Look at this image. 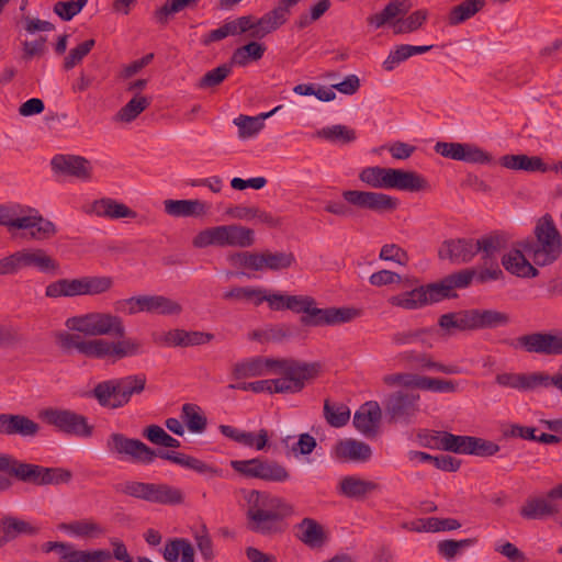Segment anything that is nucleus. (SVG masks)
I'll return each instance as SVG.
<instances>
[{
  "label": "nucleus",
  "instance_id": "obj_3",
  "mask_svg": "<svg viewBox=\"0 0 562 562\" xmlns=\"http://www.w3.org/2000/svg\"><path fill=\"white\" fill-rule=\"evenodd\" d=\"M57 342L65 350L76 349L87 358L117 360L135 357L143 352V344L136 338L110 341L103 338L86 340L79 335L60 331L56 335Z\"/></svg>",
  "mask_w": 562,
  "mask_h": 562
},
{
  "label": "nucleus",
  "instance_id": "obj_61",
  "mask_svg": "<svg viewBox=\"0 0 562 562\" xmlns=\"http://www.w3.org/2000/svg\"><path fill=\"white\" fill-rule=\"evenodd\" d=\"M422 528L425 532L451 531L461 527V524L454 518L428 517L420 519Z\"/></svg>",
  "mask_w": 562,
  "mask_h": 562
},
{
  "label": "nucleus",
  "instance_id": "obj_64",
  "mask_svg": "<svg viewBox=\"0 0 562 562\" xmlns=\"http://www.w3.org/2000/svg\"><path fill=\"white\" fill-rule=\"evenodd\" d=\"M418 389L436 393H453L457 391V383L450 380L420 375Z\"/></svg>",
  "mask_w": 562,
  "mask_h": 562
},
{
  "label": "nucleus",
  "instance_id": "obj_23",
  "mask_svg": "<svg viewBox=\"0 0 562 562\" xmlns=\"http://www.w3.org/2000/svg\"><path fill=\"white\" fill-rule=\"evenodd\" d=\"M276 360L257 356L236 362L232 368V375L236 380L265 375L276 369Z\"/></svg>",
  "mask_w": 562,
  "mask_h": 562
},
{
  "label": "nucleus",
  "instance_id": "obj_25",
  "mask_svg": "<svg viewBox=\"0 0 562 562\" xmlns=\"http://www.w3.org/2000/svg\"><path fill=\"white\" fill-rule=\"evenodd\" d=\"M381 415L382 412L378 402H367L356 412L353 426L364 436L373 435L381 420Z\"/></svg>",
  "mask_w": 562,
  "mask_h": 562
},
{
  "label": "nucleus",
  "instance_id": "obj_21",
  "mask_svg": "<svg viewBox=\"0 0 562 562\" xmlns=\"http://www.w3.org/2000/svg\"><path fill=\"white\" fill-rule=\"evenodd\" d=\"M56 172L72 176L82 180L90 179V162L81 156L56 155L50 161Z\"/></svg>",
  "mask_w": 562,
  "mask_h": 562
},
{
  "label": "nucleus",
  "instance_id": "obj_51",
  "mask_svg": "<svg viewBox=\"0 0 562 562\" xmlns=\"http://www.w3.org/2000/svg\"><path fill=\"white\" fill-rule=\"evenodd\" d=\"M259 262L261 270H282L291 267L295 262V257L292 252H271L269 250L259 254Z\"/></svg>",
  "mask_w": 562,
  "mask_h": 562
},
{
  "label": "nucleus",
  "instance_id": "obj_37",
  "mask_svg": "<svg viewBox=\"0 0 562 562\" xmlns=\"http://www.w3.org/2000/svg\"><path fill=\"white\" fill-rule=\"evenodd\" d=\"M501 165L512 170H524L528 172H547L549 167L538 156L505 155L501 158Z\"/></svg>",
  "mask_w": 562,
  "mask_h": 562
},
{
  "label": "nucleus",
  "instance_id": "obj_18",
  "mask_svg": "<svg viewBox=\"0 0 562 562\" xmlns=\"http://www.w3.org/2000/svg\"><path fill=\"white\" fill-rule=\"evenodd\" d=\"M82 212L87 215H95L109 220L135 218L136 212L124 203L111 198H102L82 205Z\"/></svg>",
  "mask_w": 562,
  "mask_h": 562
},
{
  "label": "nucleus",
  "instance_id": "obj_52",
  "mask_svg": "<svg viewBox=\"0 0 562 562\" xmlns=\"http://www.w3.org/2000/svg\"><path fill=\"white\" fill-rule=\"evenodd\" d=\"M316 136L341 145L352 143L357 138L355 130L341 124L324 127L317 131Z\"/></svg>",
  "mask_w": 562,
  "mask_h": 562
},
{
  "label": "nucleus",
  "instance_id": "obj_28",
  "mask_svg": "<svg viewBox=\"0 0 562 562\" xmlns=\"http://www.w3.org/2000/svg\"><path fill=\"white\" fill-rule=\"evenodd\" d=\"M165 212L175 217L202 216L210 205L201 200H165Z\"/></svg>",
  "mask_w": 562,
  "mask_h": 562
},
{
  "label": "nucleus",
  "instance_id": "obj_20",
  "mask_svg": "<svg viewBox=\"0 0 562 562\" xmlns=\"http://www.w3.org/2000/svg\"><path fill=\"white\" fill-rule=\"evenodd\" d=\"M438 254L441 259H449L454 263L470 262L476 255L474 239L458 238L446 240L439 248Z\"/></svg>",
  "mask_w": 562,
  "mask_h": 562
},
{
  "label": "nucleus",
  "instance_id": "obj_63",
  "mask_svg": "<svg viewBox=\"0 0 562 562\" xmlns=\"http://www.w3.org/2000/svg\"><path fill=\"white\" fill-rule=\"evenodd\" d=\"M94 45L95 41L90 38L71 48L69 54L64 59V68L66 70L72 69L76 65L81 63V60L91 52Z\"/></svg>",
  "mask_w": 562,
  "mask_h": 562
},
{
  "label": "nucleus",
  "instance_id": "obj_35",
  "mask_svg": "<svg viewBox=\"0 0 562 562\" xmlns=\"http://www.w3.org/2000/svg\"><path fill=\"white\" fill-rule=\"evenodd\" d=\"M299 540L310 548H319L325 543L326 535L321 524L313 518H304L295 526Z\"/></svg>",
  "mask_w": 562,
  "mask_h": 562
},
{
  "label": "nucleus",
  "instance_id": "obj_53",
  "mask_svg": "<svg viewBox=\"0 0 562 562\" xmlns=\"http://www.w3.org/2000/svg\"><path fill=\"white\" fill-rule=\"evenodd\" d=\"M261 293L262 288L233 286L224 292L223 299L226 301L244 302L259 306Z\"/></svg>",
  "mask_w": 562,
  "mask_h": 562
},
{
  "label": "nucleus",
  "instance_id": "obj_58",
  "mask_svg": "<svg viewBox=\"0 0 562 562\" xmlns=\"http://www.w3.org/2000/svg\"><path fill=\"white\" fill-rule=\"evenodd\" d=\"M82 295H98L113 286V279L108 276L81 277Z\"/></svg>",
  "mask_w": 562,
  "mask_h": 562
},
{
  "label": "nucleus",
  "instance_id": "obj_4",
  "mask_svg": "<svg viewBox=\"0 0 562 562\" xmlns=\"http://www.w3.org/2000/svg\"><path fill=\"white\" fill-rule=\"evenodd\" d=\"M533 238L518 244L536 266L554 263L562 255V235L550 214L541 216L535 226Z\"/></svg>",
  "mask_w": 562,
  "mask_h": 562
},
{
  "label": "nucleus",
  "instance_id": "obj_59",
  "mask_svg": "<svg viewBox=\"0 0 562 562\" xmlns=\"http://www.w3.org/2000/svg\"><path fill=\"white\" fill-rule=\"evenodd\" d=\"M290 479L288 469L274 460L263 459L260 480L268 482H285Z\"/></svg>",
  "mask_w": 562,
  "mask_h": 562
},
{
  "label": "nucleus",
  "instance_id": "obj_8",
  "mask_svg": "<svg viewBox=\"0 0 562 562\" xmlns=\"http://www.w3.org/2000/svg\"><path fill=\"white\" fill-rule=\"evenodd\" d=\"M0 472L8 473L21 482L37 486L68 483L72 477L71 472L68 470L22 462L4 453H0Z\"/></svg>",
  "mask_w": 562,
  "mask_h": 562
},
{
  "label": "nucleus",
  "instance_id": "obj_38",
  "mask_svg": "<svg viewBox=\"0 0 562 562\" xmlns=\"http://www.w3.org/2000/svg\"><path fill=\"white\" fill-rule=\"evenodd\" d=\"M281 109L282 105H278L271 111L261 113L258 116L240 114L238 117L234 119V124L238 127L239 138L245 139L256 136L265 126L263 120L272 116Z\"/></svg>",
  "mask_w": 562,
  "mask_h": 562
},
{
  "label": "nucleus",
  "instance_id": "obj_6",
  "mask_svg": "<svg viewBox=\"0 0 562 562\" xmlns=\"http://www.w3.org/2000/svg\"><path fill=\"white\" fill-rule=\"evenodd\" d=\"M344 202L328 201L325 211L336 216L347 217L352 214V207L367 210L378 214L391 213L398 207V199L376 191L344 190Z\"/></svg>",
  "mask_w": 562,
  "mask_h": 562
},
{
  "label": "nucleus",
  "instance_id": "obj_15",
  "mask_svg": "<svg viewBox=\"0 0 562 562\" xmlns=\"http://www.w3.org/2000/svg\"><path fill=\"white\" fill-rule=\"evenodd\" d=\"M526 352L544 356L562 355V330L536 331L517 338Z\"/></svg>",
  "mask_w": 562,
  "mask_h": 562
},
{
  "label": "nucleus",
  "instance_id": "obj_5",
  "mask_svg": "<svg viewBox=\"0 0 562 562\" xmlns=\"http://www.w3.org/2000/svg\"><path fill=\"white\" fill-rule=\"evenodd\" d=\"M0 225L10 232L22 229L27 232L32 240H47L57 234L56 225L43 217L38 210L19 203L0 204Z\"/></svg>",
  "mask_w": 562,
  "mask_h": 562
},
{
  "label": "nucleus",
  "instance_id": "obj_56",
  "mask_svg": "<svg viewBox=\"0 0 562 562\" xmlns=\"http://www.w3.org/2000/svg\"><path fill=\"white\" fill-rule=\"evenodd\" d=\"M40 429V425L27 416L12 414L10 418V436L35 437Z\"/></svg>",
  "mask_w": 562,
  "mask_h": 562
},
{
  "label": "nucleus",
  "instance_id": "obj_46",
  "mask_svg": "<svg viewBox=\"0 0 562 562\" xmlns=\"http://www.w3.org/2000/svg\"><path fill=\"white\" fill-rule=\"evenodd\" d=\"M227 214L238 220H257L258 222L267 224L270 227H276L280 224L279 218L274 217L271 213H268L256 206L238 205L229 209Z\"/></svg>",
  "mask_w": 562,
  "mask_h": 562
},
{
  "label": "nucleus",
  "instance_id": "obj_47",
  "mask_svg": "<svg viewBox=\"0 0 562 562\" xmlns=\"http://www.w3.org/2000/svg\"><path fill=\"white\" fill-rule=\"evenodd\" d=\"M266 46L258 42H249L236 48L232 55L231 64L240 67L247 66L250 61H257L262 58Z\"/></svg>",
  "mask_w": 562,
  "mask_h": 562
},
{
  "label": "nucleus",
  "instance_id": "obj_27",
  "mask_svg": "<svg viewBox=\"0 0 562 562\" xmlns=\"http://www.w3.org/2000/svg\"><path fill=\"white\" fill-rule=\"evenodd\" d=\"M20 269L35 267L42 272L55 271L58 263L44 249L23 248L16 251Z\"/></svg>",
  "mask_w": 562,
  "mask_h": 562
},
{
  "label": "nucleus",
  "instance_id": "obj_2",
  "mask_svg": "<svg viewBox=\"0 0 562 562\" xmlns=\"http://www.w3.org/2000/svg\"><path fill=\"white\" fill-rule=\"evenodd\" d=\"M473 269L460 270L445 277L439 282L415 286L409 291L392 295L389 303L392 306L407 311L419 310L445 299L456 297L457 294L453 290L468 288L473 280Z\"/></svg>",
  "mask_w": 562,
  "mask_h": 562
},
{
  "label": "nucleus",
  "instance_id": "obj_26",
  "mask_svg": "<svg viewBox=\"0 0 562 562\" xmlns=\"http://www.w3.org/2000/svg\"><path fill=\"white\" fill-rule=\"evenodd\" d=\"M522 247L513 249L502 258V265L505 270L520 278H536L539 274L538 269L530 263L526 257Z\"/></svg>",
  "mask_w": 562,
  "mask_h": 562
},
{
  "label": "nucleus",
  "instance_id": "obj_45",
  "mask_svg": "<svg viewBox=\"0 0 562 562\" xmlns=\"http://www.w3.org/2000/svg\"><path fill=\"white\" fill-rule=\"evenodd\" d=\"M45 295L49 299L80 296L82 295L81 278L54 281L46 286Z\"/></svg>",
  "mask_w": 562,
  "mask_h": 562
},
{
  "label": "nucleus",
  "instance_id": "obj_32",
  "mask_svg": "<svg viewBox=\"0 0 562 562\" xmlns=\"http://www.w3.org/2000/svg\"><path fill=\"white\" fill-rule=\"evenodd\" d=\"M58 529L74 537L82 539H94L105 533V528L92 518L74 520L70 522H61Z\"/></svg>",
  "mask_w": 562,
  "mask_h": 562
},
{
  "label": "nucleus",
  "instance_id": "obj_55",
  "mask_svg": "<svg viewBox=\"0 0 562 562\" xmlns=\"http://www.w3.org/2000/svg\"><path fill=\"white\" fill-rule=\"evenodd\" d=\"M150 104V100L144 95L136 94L115 115L121 122L130 123L134 121Z\"/></svg>",
  "mask_w": 562,
  "mask_h": 562
},
{
  "label": "nucleus",
  "instance_id": "obj_30",
  "mask_svg": "<svg viewBox=\"0 0 562 562\" xmlns=\"http://www.w3.org/2000/svg\"><path fill=\"white\" fill-rule=\"evenodd\" d=\"M475 254H481L482 260L487 263L494 261L497 255L507 247L508 238L503 233H492L474 240Z\"/></svg>",
  "mask_w": 562,
  "mask_h": 562
},
{
  "label": "nucleus",
  "instance_id": "obj_16",
  "mask_svg": "<svg viewBox=\"0 0 562 562\" xmlns=\"http://www.w3.org/2000/svg\"><path fill=\"white\" fill-rule=\"evenodd\" d=\"M419 394L397 391L385 403V413L394 423L408 424L419 412Z\"/></svg>",
  "mask_w": 562,
  "mask_h": 562
},
{
  "label": "nucleus",
  "instance_id": "obj_12",
  "mask_svg": "<svg viewBox=\"0 0 562 562\" xmlns=\"http://www.w3.org/2000/svg\"><path fill=\"white\" fill-rule=\"evenodd\" d=\"M254 244V231L236 224L206 228L193 238V246L196 248L209 246L247 248Z\"/></svg>",
  "mask_w": 562,
  "mask_h": 562
},
{
  "label": "nucleus",
  "instance_id": "obj_39",
  "mask_svg": "<svg viewBox=\"0 0 562 562\" xmlns=\"http://www.w3.org/2000/svg\"><path fill=\"white\" fill-rule=\"evenodd\" d=\"M401 359L409 363L415 364L417 369L436 370L446 374H458L460 368L454 364L446 366L430 359L428 353L416 352V351H404L400 355Z\"/></svg>",
  "mask_w": 562,
  "mask_h": 562
},
{
  "label": "nucleus",
  "instance_id": "obj_42",
  "mask_svg": "<svg viewBox=\"0 0 562 562\" xmlns=\"http://www.w3.org/2000/svg\"><path fill=\"white\" fill-rule=\"evenodd\" d=\"M146 376L145 374H132L124 378H117V389L120 391V395L117 398L120 405H126L130 403L131 397L134 394H140L146 386Z\"/></svg>",
  "mask_w": 562,
  "mask_h": 562
},
{
  "label": "nucleus",
  "instance_id": "obj_36",
  "mask_svg": "<svg viewBox=\"0 0 562 562\" xmlns=\"http://www.w3.org/2000/svg\"><path fill=\"white\" fill-rule=\"evenodd\" d=\"M120 391L117 389L116 379H110L95 384L90 392V396L93 397L101 407L116 409L124 405H120L117 398Z\"/></svg>",
  "mask_w": 562,
  "mask_h": 562
},
{
  "label": "nucleus",
  "instance_id": "obj_10",
  "mask_svg": "<svg viewBox=\"0 0 562 562\" xmlns=\"http://www.w3.org/2000/svg\"><path fill=\"white\" fill-rule=\"evenodd\" d=\"M321 364L303 362L295 359H277L272 373L282 376L272 379V393H297L303 390L305 382L317 376Z\"/></svg>",
  "mask_w": 562,
  "mask_h": 562
},
{
  "label": "nucleus",
  "instance_id": "obj_11",
  "mask_svg": "<svg viewBox=\"0 0 562 562\" xmlns=\"http://www.w3.org/2000/svg\"><path fill=\"white\" fill-rule=\"evenodd\" d=\"M70 330L83 333L88 336H114L117 340L128 339L125 337L126 329L123 319L110 313H88L74 316L66 321Z\"/></svg>",
  "mask_w": 562,
  "mask_h": 562
},
{
  "label": "nucleus",
  "instance_id": "obj_17",
  "mask_svg": "<svg viewBox=\"0 0 562 562\" xmlns=\"http://www.w3.org/2000/svg\"><path fill=\"white\" fill-rule=\"evenodd\" d=\"M558 490L559 485H555L547 492L546 496L528 497L520 507V516L528 520H542L559 514L560 507L557 501L562 499V496L555 495Z\"/></svg>",
  "mask_w": 562,
  "mask_h": 562
},
{
  "label": "nucleus",
  "instance_id": "obj_43",
  "mask_svg": "<svg viewBox=\"0 0 562 562\" xmlns=\"http://www.w3.org/2000/svg\"><path fill=\"white\" fill-rule=\"evenodd\" d=\"M486 4V0H464L454 5L448 13L447 21L451 26L464 23L480 12Z\"/></svg>",
  "mask_w": 562,
  "mask_h": 562
},
{
  "label": "nucleus",
  "instance_id": "obj_62",
  "mask_svg": "<svg viewBox=\"0 0 562 562\" xmlns=\"http://www.w3.org/2000/svg\"><path fill=\"white\" fill-rule=\"evenodd\" d=\"M262 462L261 458L232 460L231 467L246 477L260 479Z\"/></svg>",
  "mask_w": 562,
  "mask_h": 562
},
{
  "label": "nucleus",
  "instance_id": "obj_41",
  "mask_svg": "<svg viewBox=\"0 0 562 562\" xmlns=\"http://www.w3.org/2000/svg\"><path fill=\"white\" fill-rule=\"evenodd\" d=\"M145 312L164 316H176L182 312L177 301L164 295H145Z\"/></svg>",
  "mask_w": 562,
  "mask_h": 562
},
{
  "label": "nucleus",
  "instance_id": "obj_14",
  "mask_svg": "<svg viewBox=\"0 0 562 562\" xmlns=\"http://www.w3.org/2000/svg\"><path fill=\"white\" fill-rule=\"evenodd\" d=\"M360 315V311L353 307H326L318 308L311 305L300 322L308 327L335 326L349 323Z\"/></svg>",
  "mask_w": 562,
  "mask_h": 562
},
{
  "label": "nucleus",
  "instance_id": "obj_9",
  "mask_svg": "<svg viewBox=\"0 0 562 562\" xmlns=\"http://www.w3.org/2000/svg\"><path fill=\"white\" fill-rule=\"evenodd\" d=\"M408 11L407 0H391L381 12L369 15L367 22L375 29L390 24L395 34L412 33L425 23L428 12L427 10H417L403 19L402 16Z\"/></svg>",
  "mask_w": 562,
  "mask_h": 562
},
{
  "label": "nucleus",
  "instance_id": "obj_34",
  "mask_svg": "<svg viewBox=\"0 0 562 562\" xmlns=\"http://www.w3.org/2000/svg\"><path fill=\"white\" fill-rule=\"evenodd\" d=\"M146 502L162 505H177L183 502L182 492L166 483H148Z\"/></svg>",
  "mask_w": 562,
  "mask_h": 562
},
{
  "label": "nucleus",
  "instance_id": "obj_29",
  "mask_svg": "<svg viewBox=\"0 0 562 562\" xmlns=\"http://www.w3.org/2000/svg\"><path fill=\"white\" fill-rule=\"evenodd\" d=\"M380 490V485L373 481L363 480L357 475H347L339 482L338 492L348 497L360 499L368 494Z\"/></svg>",
  "mask_w": 562,
  "mask_h": 562
},
{
  "label": "nucleus",
  "instance_id": "obj_22",
  "mask_svg": "<svg viewBox=\"0 0 562 562\" xmlns=\"http://www.w3.org/2000/svg\"><path fill=\"white\" fill-rule=\"evenodd\" d=\"M0 530L3 539L11 541L21 536L35 537L42 531V526L33 520L5 515L0 519Z\"/></svg>",
  "mask_w": 562,
  "mask_h": 562
},
{
  "label": "nucleus",
  "instance_id": "obj_1",
  "mask_svg": "<svg viewBox=\"0 0 562 562\" xmlns=\"http://www.w3.org/2000/svg\"><path fill=\"white\" fill-rule=\"evenodd\" d=\"M105 447L111 454L132 463L151 464L156 458H160L207 477L223 474L221 469L198 458L171 450H154L142 440L128 438L121 432H112L106 439Z\"/></svg>",
  "mask_w": 562,
  "mask_h": 562
},
{
  "label": "nucleus",
  "instance_id": "obj_60",
  "mask_svg": "<svg viewBox=\"0 0 562 562\" xmlns=\"http://www.w3.org/2000/svg\"><path fill=\"white\" fill-rule=\"evenodd\" d=\"M232 72V67L228 64H223L201 77L198 87L201 89L213 88L222 83Z\"/></svg>",
  "mask_w": 562,
  "mask_h": 562
},
{
  "label": "nucleus",
  "instance_id": "obj_33",
  "mask_svg": "<svg viewBox=\"0 0 562 562\" xmlns=\"http://www.w3.org/2000/svg\"><path fill=\"white\" fill-rule=\"evenodd\" d=\"M429 188L428 181L415 171L403 169L392 170L391 189L418 192Z\"/></svg>",
  "mask_w": 562,
  "mask_h": 562
},
{
  "label": "nucleus",
  "instance_id": "obj_57",
  "mask_svg": "<svg viewBox=\"0 0 562 562\" xmlns=\"http://www.w3.org/2000/svg\"><path fill=\"white\" fill-rule=\"evenodd\" d=\"M112 553L105 549L98 550H76L72 547L69 554L63 557V562H110Z\"/></svg>",
  "mask_w": 562,
  "mask_h": 562
},
{
  "label": "nucleus",
  "instance_id": "obj_50",
  "mask_svg": "<svg viewBox=\"0 0 562 562\" xmlns=\"http://www.w3.org/2000/svg\"><path fill=\"white\" fill-rule=\"evenodd\" d=\"M439 436L441 443H435L437 449L459 454L470 453L472 436L453 435L451 432L439 434Z\"/></svg>",
  "mask_w": 562,
  "mask_h": 562
},
{
  "label": "nucleus",
  "instance_id": "obj_44",
  "mask_svg": "<svg viewBox=\"0 0 562 562\" xmlns=\"http://www.w3.org/2000/svg\"><path fill=\"white\" fill-rule=\"evenodd\" d=\"M393 168L367 167L359 173V179L373 189H391Z\"/></svg>",
  "mask_w": 562,
  "mask_h": 562
},
{
  "label": "nucleus",
  "instance_id": "obj_24",
  "mask_svg": "<svg viewBox=\"0 0 562 562\" xmlns=\"http://www.w3.org/2000/svg\"><path fill=\"white\" fill-rule=\"evenodd\" d=\"M218 430L224 437L245 447L255 448L256 450H263L269 439L268 431L266 429H260L258 434H254L229 425H220Z\"/></svg>",
  "mask_w": 562,
  "mask_h": 562
},
{
  "label": "nucleus",
  "instance_id": "obj_54",
  "mask_svg": "<svg viewBox=\"0 0 562 562\" xmlns=\"http://www.w3.org/2000/svg\"><path fill=\"white\" fill-rule=\"evenodd\" d=\"M324 417L335 428L345 426L350 418V409L342 403H331L326 400L324 403Z\"/></svg>",
  "mask_w": 562,
  "mask_h": 562
},
{
  "label": "nucleus",
  "instance_id": "obj_7",
  "mask_svg": "<svg viewBox=\"0 0 562 562\" xmlns=\"http://www.w3.org/2000/svg\"><path fill=\"white\" fill-rule=\"evenodd\" d=\"M247 503V528L256 533L271 535L279 530L278 524L282 515L277 510L281 507L290 509L279 498H271L267 493L256 490L248 492L245 497Z\"/></svg>",
  "mask_w": 562,
  "mask_h": 562
},
{
  "label": "nucleus",
  "instance_id": "obj_13",
  "mask_svg": "<svg viewBox=\"0 0 562 562\" xmlns=\"http://www.w3.org/2000/svg\"><path fill=\"white\" fill-rule=\"evenodd\" d=\"M40 417L47 425L68 436L89 438L93 434V426L88 423V418L71 409L49 407L43 409Z\"/></svg>",
  "mask_w": 562,
  "mask_h": 562
},
{
  "label": "nucleus",
  "instance_id": "obj_19",
  "mask_svg": "<svg viewBox=\"0 0 562 562\" xmlns=\"http://www.w3.org/2000/svg\"><path fill=\"white\" fill-rule=\"evenodd\" d=\"M333 456L340 462L364 463L371 459L372 449L363 441L346 438L337 441Z\"/></svg>",
  "mask_w": 562,
  "mask_h": 562
},
{
  "label": "nucleus",
  "instance_id": "obj_48",
  "mask_svg": "<svg viewBox=\"0 0 562 562\" xmlns=\"http://www.w3.org/2000/svg\"><path fill=\"white\" fill-rule=\"evenodd\" d=\"M471 310H464L457 313H447L439 317L438 325L448 334L452 329L457 330H473L472 328Z\"/></svg>",
  "mask_w": 562,
  "mask_h": 562
},
{
  "label": "nucleus",
  "instance_id": "obj_49",
  "mask_svg": "<svg viewBox=\"0 0 562 562\" xmlns=\"http://www.w3.org/2000/svg\"><path fill=\"white\" fill-rule=\"evenodd\" d=\"M181 418L188 429L194 434H202L206 429L207 420L196 404L187 403L181 407Z\"/></svg>",
  "mask_w": 562,
  "mask_h": 562
},
{
  "label": "nucleus",
  "instance_id": "obj_31",
  "mask_svg": "<svg viewBox=\"0 0 562 562\" xmlns=\"http://www.w3.org/2000/svg\"><path fill=\"white\" fill-rule=\"evenodd\" d=\"M472 328L477 329H493L497 327H505L510 323V316L506 312L496 310H471Z\"/></svg>",
  "mask_w": 562,
  "mask_h": 562
},
{
  "label": "nucleus",
  "instance_id": "obj_40",
  "mask_svg": "<svg viewBox=\"0 0 562 562\" xmlns=\"http://www.w3.org/2000/svg\"><path fill=\"white\" fill-rule=\"evenodd\" d=\"M286 21L284 8H274L263 14L260 19H255V31L250 37L261 40L269 33L276 31Z\"/></svg>",
  "mask_w": 562,
  "mask_h": 562
}]
</instances>
